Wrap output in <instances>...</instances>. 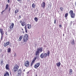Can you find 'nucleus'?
Wrapping results in <instances>:
<instances>
[{
	"label": "nucleus",
	"mask_w": 76,
	"mask_h": 76,
	"mask_svg": "<svg viewBox=\"0 0 76 76\" xmlns=\"http://www.w3.org/2000/svg\"><path fill=\"white\" fill-rule=\"evenodd\" d=\"M18 1H21L22 0H17Z\"/></svg>",
	"instance_id": "37"
},
{
	"label": "nucleus",
	"mask_w": 76,
	"mask_h": 76,
	"mask_svg": "<svg viewBox=\"0 0 76 76\" xmlns=\"http://www.w3.org/2000/svg\"><path fill=\"white\" fill-rule=\"evenodd\" d=\"M0 32L1 34V40L3 39V36L4 35V33L3 32V29L1 28L0 29Z\"/></svg>",
	"instance_id": "7"
},
{
	"label": "nucleus",
	"mask_w": 76,
	"mask_h": 76,
	"mask_svg": "<svg viewBox=\"0 0 76 76\" xmlns=\"http://www.w3.org/2000/svg\"><path fill=\"white\" fill-rule=\"evenodd\" d=\"M37 0H36V1H37Z\"/></svg>",
	"instance_id": "49"
},
{
	"label": "nucleus",
	"mask_w": 76,
	"mask_h": 76,
	"mask_svg": "<svg viewBox=\"0 0 76 76\" xmlns=\"http://www.w3.org/2000/svg\"><path fill=\"white\" fill-rule=\"evenodd\" d=\"M7 1L8 3H10V1L9 0H8Z\"/></svg>",
	"instance_id": "38"
},
{
	"label": "nucleus",
	"mask_w": 76,
	"mask_h": 76,
	"mask_svg": "<svg viewBox=\"0 0 76 76\" xmlns=\"http://www.w3.org/2000/svg\"><path fill=\"white\" fill-rule=\"evenodd\" d=\"M59 26L60 28H61V25L60 24L59 25Z\"/></svg>",
	"instance_id": "35"
},
{
	"label": "nucleus",
	"mask_w": 76,
	"mask_h": 76,
	"mask_svg": "<svg viewBox=\"0 0 76 76\" xmlns=\"http://www.w3.org/2000/svg\"><path fill=\"white\" fill-rule=\"evenodd\" d=\"M39 52L37 50L35 52V56H39Z\"/></svg>",
	"instance_id": "18"
},
{
	"label": "nucleus",
	"mask_w": 76,
	"mask_h": 76,
	"mask_svg": "<svg viewBox=\"0 0 76 76\" xmlns=\"http://www.w3.org/2000/svg\"><path fill=\"white\" fill-rule=\"evenodd\" d=\"M28 40V35L27 34L24 35L23 37V40L24 42H26Z\"/></svg>",
	"instance_id": "2"
},
{
	"label": "nucleus",
	"mask_w": 76,
	"mask_h": 76,
	"mask_svg": "<svg viewBox=\"0 0 76 76\" xmlns=\"http://www.w3.org/2000/svg\"><path fill=\"white\" fill-rule=\"evenodd\" d=\"M60 65H61V63L60 62L56 64V66H58V67H59L60 66Z\"/></svg>",
	"instance_id": "21"
},
{
	"label": "nucleus",
	"mask_w": 76,
	"mask_h": 76,
	"mask_svg": "<svg viewBox=\"0 0 76 76\" xmlns=\"http://www.w3.org/2000/svg\"><path fill=\"white\" fill-rule=\"evenodd\" d=\"M3 12H2H2H1L2 15H3Z\"/></svg>",
	"instance_id": "42"
},
{
	"label": "nucleus",
	"mask_w": 76,
	"mask_h": 76,
	"mask_svg": "<svg viewBox=\"0 0 76 76\" xmlns=\"http://www.w3.org/2000/svg\"><path fill=\"white\" fill-rule=\"evenodd\" d=\"M23 34H24V31H23Z\"/></svg>",
	"instance_id": "43"
},
{
	"label": "nucleus",
	"mask_w": 76,
	"mask_h": 76,
	"mask_svg": "<svg viewBox=\"0 0 76 76\" xmlns=\"http://www.w3.org/2000/svg\"><path fill=\"white\" fill-rule=\"evenodd\" d=\"M25 28L26 32V33H28V30L27 29V28L26 27V26H25Z\"/></svg>",
	"instance_id": "26"
},
{
	"label": "nucleus",
	"mask_w": 76,
	"mask_h": 76,
	"mask_svg": "<svg viewBox=\"0 0 76 76\" xmlns=\"http://www.w3.org/2000/svg\"><path fill=\"white\" fill-rule=\"evenodd\" d=\"M54 23L55 24H56V20H54Z\"/></svg>",
	"instance_id": "36"
},
{
	"label": "nucleus",
	"mask_w": 76,
	"mask_h": 76,
	"mask_svg": "<svg viewBox=\"0 0 76 76\" xmlns=\"http://www.w3.org/2000/svg\"><path fill=\"white\" fill-rule=\"evenodd\" d=\"M40 66V63H37L35 64L34 65V67L35 69H38V67H39Z\"/></svg>",
	"instance_id": "4"
},
{
	"label": "nucleus",
	"mask_w": 76,
	"mask_h": 76,
	"mask_svg": "<svg viewBox=\"0 0 76 76\" xmlns=\"http://www.w3.org/2000/svg\"><path fill=\"white\" fill-rule=\"evenodd\" d=\"M68 16V13H66L65 14V17L66 18H67Z\"/></svg>",
	"instance_id": "30"
},
{
	"label": "nucleus",
	"mask_w": 76,
	"mask_h": 76,
	"mask_svg": "<svg viewBox=\"0 0 76 76\" xmlns=\"http://www.w3.org/2000/svg\"><path fill=\"white\" fill-rule=\"evenodd\" d=\"M19 19H20V18H21V16H19Z\"/></svg>",
	"instance_id": "40"
},
{
	"label": "nucleus",
	"mask_w": 76,
	"mask_h": 76,
	"mask_svg": "<svg viewBox=\"0 0 76 76\" xmlns=\"http://www.w3.org/2000/svg\"><path fill=\"white\" fill-rule=\"evenodd\" d=\"M19 66L17 64H15V65L14 66L13 72L14 73H16L17 72V73L18 75H21L22 74V71H21V69H19Z\"/></svg>",
	"instance_id": "1"
},
{
	"label": "nucleus",
	"mask_w": 76,
	"mask_h": 76,
	"mask_svg": "<svg viewBox=\"0 0 76 76\" xmlns=\"http://www.w3.org/2000/svg\"><path fill=\"white\" fill-rule=\"evenodd\" d=\"M9 12H10V9H9Z\"/></svg>",
	"instance_id": "39"
},
{
	"label": "nucleus",
	"mask_w": 76,
	"mask_h": 76,
	"mask_svg": "<svg viewBox=\"0 0 76 76\" xmlns=\"http://www.w3.org/2000/svg\"><path fill=\"white\" fill-rule=\"evenodd\" d=\"M6 34H7V33H6Z\"/></svg>",
	"instance_id": "50"
},
{
	"label": "nucleus",
	"mask_w": 76,
	"mask_h": 76,
	"mask_svg": "<svg viewBox=\"0 0 76 76\" xmlns=\"http://www.w3.org/2000/svg\"><path fill=\"white\" fill-rule=\"evenodd\" d=\"M36 76H37V75H36Z\"/></svg>",
	"instance_id": "48"
},
{
	"label": "nucleus",
	"mask_w": 76,
	"mask_h": 76,
	"mask_svg": "<svg viewBox=\"0 0 76 76\" xmlns=\"http://www.w3.org/2000/svg\"><path fill=\"white\" fill-rule=\"evenodd\" d=\"M8 8H9V4H7L5 10H6V9H8Z\"/></svg>",
	"instance_id": "27"
},
{
	"label": "nucleus",
	"mask_w": 76,
	"mask_h": 76,
	"mask_svg": "<svg viewBox=\"0 0 76 76\" xmlns=\"http://www.w3.org/2000/svg\"><path fill=\"white\" fill-rule=\"evenodd\" d=\"M14 23H12L11 24V26L10 25V26L9 28H10V30H9V31H12V29H13V27L14 26Z\"/></svg>",
	"instance_id": "8"
},
{
	"label": "nucleus",
	"mask_w": 76,
	"mask_h": 76,
	"mask_svg": "<svg viewBox=\"0 0 76 76\" xmlns=\"http://www.w3.org/2000/svg\"><path fill=\"white\" fill-rule=\"evenodd\" d=\"M22 31H23V28H22Z\"/></svg>",
	"instance_id": "46"
},
{
	"label": "nucleus",
	"mask_w": 76,
	"mask_h": 76,
	"mask_svg": "<svg viewBox=\"0 0 76 76\" xmlns=\"http://www.w3.org/2000/svg\"><path fill=\"white\" fill-rule=\"evenodd\" d=\"M16 76H21V75L20 74H17V75H16Z\"/></svg>",
	"instance_id": "34"
},
{
	"label": "nucleus",
	"mask_w": 76,
	"mask_h": 76,
	"mask_svg": "<svg viewBox=\"0 0 76 76\" xmlns=\"http://www.w3.org/2000/svg\"><path fill=\"white\" fill-rule=\"evenodd\" d=\"M63 36H64V34L63 35Z\"/></svg>",
	"instance_id": "47"
},
{
	"label": "nucleus",
	"mask_w": 76,
	"mask_h": 76,
	"mask_svg": "<svg viewBox=\"0 0 76 76\" xmlns=\"http://www.w3.org/2000/svg\"><path fill=\"white\" fill-rule=\"evenodd\" d=\"M71 43L72 44V45H75V40L74 39H73L72 40V41Z\"/></svg>",
	"instance_id": "25"
},
{
	"label": "nucleus",
	"mask_w": 76,
	"mask_h": 76,
	"mask_svg": "<svg viewBox=\"0 0 76 76\" xmlns=\"http://www.w3.org/2000/svg\"><path fill=\"white\" fill-rule=\"evenodd\" d=\"M10 44V41L7 42L6 43L4 42V47H7V45H9Z\"/></svg>",
	"instance_id": "10"
},
{
	"label": "nucleus",
	"mask_w": 76,
	"mask_h": 76,
	"mask_svg": "<svg viewBox=\"0 0 76 76\" xmlns=\"http://www.w3.org/2000/svg\"><path fill=\"white\" fill-rule=\"evenodd\" d=\"M5 68L6 70H10V68H9V65L8 64H6L5 66Z\"/></svg>",
	"instance_id": "12"
},
{
	"label": "nucleus",
	"mask_w": 76,
	"mask_h": 76,
	"mask_svg": "<svg viewBox=\"0 0 76 76\" xmlns=\"http://www.w3.org/2000/svg\"><path fill=\"white\" fill-rule=\"evenodd\" d=\"M0 63L1 65H3V59H1L0 60Z\"/></svg>",
	"instance_id": "19"
},
{
	"label": "nucleus",
	"mask_w": 76,
	"mask_h": 76,
	"mask_svg": "<svg viewBox=\"0 0 76 76\" xmlns=\"http://www.w3.org/2000/svg\"><path fill=\"white\" fill-rule=\"evenodd\" d=\"M41 6L42 7L45 8V2L44 1L42 3Z\"/></svg>",
	"instance_id": "14"
},
{
	"label": "nucleus",
	"mask_w": 76,
	"mask_h": 76,
	"mask_svg": "<svg viewBox=\"0 0 76 76\" xmlns=\"http://www.w3.org/2000/svg\"><path fill=\"white\" fill-rule=\"evenodd\" d=\"M70 16L71 18H75V13H73L72 14L70 15Z\"/></svg>",
	"instance_id": "15"
},
{
	"label": "nucleus",
	"mask_w": 76,
	"mask_h": 76,
	"mask_svg": "<svg viewBox=\"0 0 76 76\" xmlns=\"http://www.w3.org/2000/svg\"><path fill=\"white\" fill-rule=\"evenodd\" d=\"M60 10H61V11L63 12V7H61L60 8Z\"/></svg>",
	"instance_id": "31"
},
{
	"label": "nucleus",
	"mask_w": 76,
	"mask_h": 76,
	"mask_svg": "<svg viewBox=\"0 0 76 76\" xmlns=\"http://www.w3.org/2000/svg\"><path fill=\"white\" fill-rule=\"evenodd\" d=\"M23 71V72H25V69H24Z\"/></svg>",
	"instance_id": "45"
},
{
	"label": "nucleus",
	"mask_w": 76,
	"mask_h": 76,
	"mask_svg": "<svg viewBox=\"0 0 76 76\" xmlns=\"http://www.w3.org/2000/svg\"><path fill=\"white\" fill-rule=\"evenodd\" d=\"M24 65L26 67H29V62L28 60H26V62L24 63Z\"/></svg>",
	"instance_id": "6"
},
{
	"label": "nucleus",
	"mask_w": 76,
	"mask_h": 76,
	"mask_svg": "<svg viewBox=\"0 0 76 76\" xmlns=\"http://www.w3.org/2000/svg\"><path fill=\"white\" fill-rule=\"evenodd\" d=\"M4 76H9V73L7 71L5 72V73L4 74Z\"/></svg>",
	"instance_id": "13"
},
{
	"label": "nucleus",
	"mask_w": 76,
	"mask_h": 76,
	"mask_svg": "<svg viewBox=\"0 0 76 76\" xmlns=\"http://www.w3.org/2000/svg\"><path fill=\"white\" fill-rule=\"evenodd\" d=\"M27 25L28 26L27 28L28 29H31V25L28 24Z\"/></svg>",
	"instance_id": "17"
},
{
	"label": "nucleus",
	"mask_w": 76,
	"mask_h": 76,
	"mask_svg": "<svg viewBox=\"0 0 76 76\" xmlns=\"http://www.w3.org/2000/svg\"><path fill=\"white\" fill-rule=\"evenodd\" d=\"M43 54V53H42L40 55V57L41 58H46V57H47V53H45L44 54H43V56H42Z\"/></svg>",
	"instance_id": "5"
},
{
	"label": "nucleus",
	"mask_w": 76,
	"mask_h": 76,
	"mask_svg": "<svg viewBox=\"0 0 76 76\" xmlns=\"http://www.w3.org/2000/svg\"><path fill=\"white\" fill-rule=\"evenodd\" d=\"M4 11H5V10H4L3 11H2V12H4Z\"/></svg>",
	"instance_id": "41"
},
{
	"label": "nucleus",
	"mask_w": 76,
	"mask_h": 76,
	"mask_svg": "<svg viewBox=\"0 0 76 76\" xmlns=\"http://www.w3.org/2000/svg\"><path fill=\"white\" fill-rule=\"evenodd\" d=\"M17 55H16V53H15L14 54V57H16Z\"/></svg>",
	"instance_id": "29"
},
{
	"label": "nucleus",
	"mask_w": 76,
	"mask_h": 76,
	"mask_svg": "<svg viewBox=\"0 0 76 76\" xmlns=\"http://www.w3.org/2000/svg\"><path fill=\"white\" fill-rule=\"evenodd\" d=\"M23 35H22L19 37V39H18L19 41H21L22 39V38H23Z\"/></svg>",
	"instance_id": "16"
},
{
	"label": "nucleus",
	"mask_w": 76,
	"mask_h": 76,
	"mask_svg": "<svg viewBox=\"0 0 76 76\" xmlns=\"http://www.w3.org/2000/svg\"><path fill=\"white\" fill-rule=\"evenodd\" d=\"M37 58V59L38 58V56H36L34 58V59L32 61L31 63V66L32 67V66L34 65V63H35V61H36Z\"/></svg>",
	"instance_id": "3"
},
{
	"label": "nucleus",
	"mask_w": 76,
	"mask_h": 76,
	"mask_svg": "<svg viewBox=\"0 0 76 76\" xmlns=\"http://www.w3.org/2000/svg\"><path fill=\"white\" fill-rule=\"evenodd\" d=\"M47 54H48V56H50V51H49L48 52Z\"/></svg>",
	"instance_id": "32"
},
{
	"label": "nucleus",
	"mask_w": 76,
	"mask_h": 76,
	"mask_svg": "<svg viewBox=\"0 0 76 76\" xmlns=\"http://www.w3.org/2000/svg\"><path fill=\"white\" fill-rule=\"evenodd\" d=\"M44 56V53H43V54L42 55V56L43 57Z\"/></svg>",
	"instance_id": "44"
},
{
	"label": "nucleus",
	"mask_w": 76,
	"mask_h": 76,
	"mask_svg": "<svg viewBox=\"0 0 76 76\" xmlns=\"http://www.w3.org/2000/svg\"><path fill=\"white\" fill-rule=\"evenodd\" d=\"M19 22L20 23H21V25L22 26H25L26 24L25 21H22V20H20Z\"/></svg>",
	"instance_id": "9"
},
{
	"label": "nucleus",
	"mask_w": 76,
	"mask_h": 76,
	"mask_svg": "<svg viewBox=\"0 0 76 76\" xmlns=\"http://www.w3.org/2000/svg\"><path fill=\"white\" fill-rule=\"evenodd\" d=\"M72 69H71L69 70V73H72Z\"/></svg>",
	"instance_id": "33"
},
{
	"label": "nucleus",
	"mask_w": 76,
	"mask_h": 76,
	"mask_svg": "<svg viewBox=\"0 0 76 76\" xmlns=\"http://www.w3.org/2000/svg\"><path fill=\"white\" fill-rule=\"evenodd\" d=\"M69 13H70V15H71L72 14H73V11L72 10H71L69 12Z\"/></svg>",
	"instance_id": "23"
},
{
	"label": "nucleus",
	"mask_w": 76,
	"mask_h": 76,
	"mask_svg": "<svg viewBox=\"0 0 76 76\" xmlns=\"http://www.w3.org/2000/svg\"><path fill=\"white\" fill-rule=\"evenodd\" d=\"M43 48L42 47H41L40 48L37 49V50L40 53H41L42 51V49Z\"/></svg>",
	"instance_id": "11"
},
{
	"label": "nucleus",
	"mask_w": 76,
	"mask_h": 76,
	"mask_svg": "<svg viewBox=\"0 0 76 76\" xmlns=\"http://www.w3.org/2000/svg\"><path fill=\"white\" fill-rule=\"evenodd\" d=\"M7 51L8 53H10L11 52V49L10 48H9L7 49Z\"/></svg>",
	"instance_id": "20"
},
{
	"label": "nucleus",
	"mask_w": 76,
	"mask_h": 76,
	"mask_svg": "<svg viewBox=\"0 0 76 76\" xmlns=\"http://www.w3.org/2000/svg\"><path fill=\"white\" fill-rule=\"evenodd\" d=\"M32 7L33 8H35V7H36V5H35V4L33 3L32 4Z\"/></svg>",
	"instance_id": "24"
},
{
	"label": "nucleus",
	"mask_w": 76,
	"mask_h": 76,
	"mask_svg": "<svg viewBox=\"0 0 76 76\" xmlns=\"http://www.w3.org/2000/svg\"><path fill=\"white\" fill-rule=\"evenodd\" d=\"M34 19L36 22H37L38 20V19L37 17H35L34 18Z\"/></svg>",
	"instance_id": "28"
},
{
	"label": "nucleus",
	"mask_w": 76,
	"mask_h": 76,
	"mask_svg": "<svg viewBox=\"0 0 76 76\" xmlns=\"http://www.w3.org/2000/svg\"><path fill=\"white\" fill-rule=\"evenodd\" d=\"M18 12H19V10H15V15H16L17 13H18Z\"/></svg>",
	"instance_id": "22"
}]
</instances>
